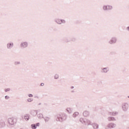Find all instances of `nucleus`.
I'll use <instances>...</instances> for the list:
<instances>
[{
    "mask_svg": "<svg viewBox=\"0 0 129 129\" xmlns=\"http://www.w3.org/2000/svg\"><path fill=\"white\" fill-rule=\"evenodd\" d=\"M55 119L56 121H59L60 122H63V121L67 119V114L65 113H60L57 114L55 116Z\"/></svg>",
    "mask_w": 129,
    "mask_h": 129,
    "instance_id": "f257e3e1",
    "label": "nucleus"
},
{
    "mask_svg": "<svg viewBox=\"0 0 129 129\" xmlns=\"http://www.w3.org/2000/svg\"><path fill=\"white\" fill-rule=\"evenodd\" d=\"M79 121L82 123L83 124H85V125H90L92 124V122L90 121V120L88 119L84 118H81L79 119Z\"/></svg>",
    "mask_w": 129,
    "mask_h": 129,
    "instance_id": "f03ea898",
    "label": "nucleus"
},
{
    "mask_svg": "<svg viewBox=\"0 0 129 129\" xmlns=\"http://www.w3.org/2000/svg\"><path fill=\"white\" fill-rule=\"evenodd\" d=\"M8 122L10 125H14L17 123V119L14 117L9 118Z\"/></svg>",
    "mask_w": 129,
    "mask_h": 129,
    "instance_id": "7ed1b4c3",
    "label": "nucleus"
},
{
    "mask_svg": "<svg viewBox=\"0 0 129 129\" xmlns=\"http://www.w3.org/2000/svg\"><path fill=\"white\" fill-rule=\"evenodd\" d=\"M102 9L104 12H107L108 11H111L113 9V7L111 5H103Z\"/></svg>",
    "mask_w": 129,
    "mask_h": 129,
    "instance_id": "20e7f679",
    "label": "nucleus"
},
{
    "mask_svg": "<svg viewBox=\"0 0 129 129\" xmlns=\"http://www.w3.org/2000/svg\"><path fill=\"white\" fill-rule=\"evenodd\" d=\"M54 22L58 25H62V24H65L66 23V21H65V20L58 18L55 19L54 20Z\"/></svg>",
    "mask_w": 129,
    "mask_h": 129,
    "instance_id": "39448f33",
    "label": "nucleus"
},
{
    "mask_svg": "<svg viewBox=\"0 0 129 129\" xmlns=\"http://www.w3.org/2000/svg\"><path fill=\"white\" fill-rule=\"evenodd\" d=\"M29 46V43L27 41H23L20 44V47L21 49H26L28 48Z\"/></svg>",
    "mask_w": 129,
    "mask_h": 129,
    "instance_id": "423d86ee",
    "label": "nucleus"
},
{
    "mask_svg": "<svg viewBox=\"0 0 129 129\" xmlns=\"http://www.w3.org/2000/svg\"><path fill=\"white\" fill-rule=\"evenodd\" d=\"M122 109L123 111H127L128 109V103H123L121 105Z\"/></svg>",
    "mask_w": 129,
    "mask_h": 129,
    "instance_id": "0eeeda50",
    "label": "nucleus"
},
{
    "mask_svg": "<svg viewBox=\"0 0 129 129\" xmlns=\"http://www.w3.org/2000/svg\"><path fill=\"white\" fill-rule=\"evenodd\" d=\"M117 41V38L115 37H111V39L108 41V43L110 44V45H113V44H115L116 42Z\"/></svg>",
    "mask_w": 129,
    "mask_h": 129,
    "instance_id": "6e6552de",
    "label": "nucleus"
},
{
    "mask_svg": "<svg viewBox=\"0 0 129 129\" xmlns=\"http://www.w3.org/2000/svg\"><path fill=\"white\" fill-rule=\"evenodd\" d=\"M6 47L8 49V50H11V49H13V48L14 47V42L10 41L7 43Z\"/></svg>",
    "mask_w": 129,
    "mask_h": 129,
    "instance_id": "1a4fd4ad",
    "label": "nucleus"
},
{
    "mask_svg": "<svg viewBox=\"0 0 129 129\" xmlns=\"http://www.w3.org/2000/svg\"><path fill=\"white\" fill-rule=\"evenodd\" d=\"M107 127L109 128H114L115 127H116V124L113 122H110L108 124Z\"/></svg>",
    "mask_w": 129,
    "mask_h": 129,
    "instance_id": "9d476101",
    "label": "nucleus"
},
{
    "mask_svg": "<svg viewBox=\"0 0 129 129\" xmlns=\"http://www.w3.org/2000/svg\"><path fill=\"white\" fill-rule=\"evenodd\" d=\"M109 71V68L108 67L106 68H101V72L102 73H107Z\"/></svg>",
    "mask_w": 129,
    "mask_h": 129,
    "instance_id": "9b49d317",
    "label": "nucleus"
},
{
    "mask_svg": "<svg viewBox=\"0 0 129 129\" xmlns=\"http://www.w3.org/2000/svg\"><path fill=\"white\" fill-rule=\"evenodd\" d=\"M6 126V122L3 119H0V128H3Z\"/></svg>",
    "mask_w": 129,
    "mask_h": 129,
    "instance_id": "f8f14e48",
    "label": "nucleus"
},
{
    "mask_svg": "<svg viewBox=\"0 0 129 129\" xmlns=\"http://www.w3.org/2000/svg\"><path fill=\"white\" fill-rule=\"evenodd\" d=\"M38 111H39V110H32L30 112V114H31V115H33V116H36V115L38 114Z\"/></svg>",
    "mask_w": 129,
    "mask_h": 129,
    "instance_id": "ddd939ff",
    "label": "nucleus"
},
{
    "mask_svg": "<svg viewBox=\"0 0 129 129\" xmlns=\"http://www.w3.org/2000/svg\"><path fill=\"white\" fill-rule=\"evenodd\" d=\"M108 121H116V119L114 117L109 116L107 118Z\"/></svg>",
    "mask_w": 129,
    "mask_h": 129,
    "instance_id": "4468645a",
    "label": "nucleus"
},
{
    "mask_svg": "<svg viewBox=\"0 0 129 129\" xmlns=\"http://www.w3.org/2000/svg\"><path fill=\"white\" fill-rule=\"evenodd\" d=\"M108 114H109V115H112L113 116H115V115H117V114H118V112H116V111L109 112Z\"/></svg>",
    "mask_w": 129,
    "mask_h": 129,
    "instance_id": "2eb2a0df",
    "label": "nucleus"
},
{
    "mask_svg": "<svg viewBox=\"0 0 129 129\" xmlns=\"http://www.w3.org/2000/svg\"><path fill=\"white\" fill-rule=\"evenodd\" d=\"M37 126H40V123H37L36 124H31V128L32 129H36L37 128Z\"/></svg>",
    "mask_w": 129,
    "mask_h": 129,
    "instance_id": "dca6fc26",
    "label": "nucleus"
},
{
    "mask_svg": "<svg viewBox=\"0 0 129 129\" xmlns=\"http://www.w3.org/2000/svg\"><path fill=\"white\" fill-rule=\"evenodd\" d=\"M83 116L85 117H87V116H89V111H84L83 113Z\"/></svg>",
    "mask_w": 129,
    "mask_h": 129,
    "instance_id": "f3484780",
    "label": "nucleus"
},
{
    "mask_svg": "<svg viewBox=\"0 0 129 129\" xmlns=\"http://www.w3.org/2000/svg\"><path fill=\"white\" fill-rule=\"evenodd\" d=\"M24 118L26 121H28L29 119H30V114H25L24 115Z\"/></svg>",
    "mask_w": 129,
    "mask_h": 129,
    "instance_id": "a211bd4d",
    "label": "nucleus"
},
{
    "mask_svg": "<svg viewBox=\"0 0 129 129\" xmlns=\"http://www.w3.org/2000/svg\"><path fill=\"white\" fill-rule=\"evenodd\" d=\"M37 117L39 119H42V118H44V116H43V114L42 113H39L37 115Z\"/></svg>",
    "mask_w": 129,
    "mask_h": 129,
    "instance_id": "6ab92c4d",
    "label": "nucleus"
},
{
    "mask_svg": "<svg viewBox=\"0 0 129 129\" xmlns=\"http://www.w3.org/2000/svg\"><path fill=\"white\" fill-rule=\"evenodd\" d=\"M98 124L97 123H93V127L94 129H98Z\"/></svg>",
    "mask_w": 129,
    "mask_h": 129,
    "instance_id": "aec40b11",
    "label": "nucleus"
},
{
    "mask_svg": "<svg viewBox=\"0 0 129 129\" xmlns=\"http://www.w3.org/2000/svg\"><path fill=\"white\" fill-rule=\"evenodd\" d=\"M67 111L68 113H71L72 112V109L71 108H67Z\"/></svg>",
    "mask_w": 129,
    "mask_h": 129,
    "instance_id": "412c9836",
    "label": "nucleus"
},
{
    "mask_svg": "<svg viewBox=\"0 0 129 129\" xmlns=\"http://www.w3.org/2000/svg\"><path fill=\"white\" fill-rule=\"evenodd\" d=\"M78 114H79V113L78 112H75V113H74L73 116V117H76V116H77Z\"/></svg>",
    "mask_w": 129,
    "mask_h": 129,
    "instance_id": "4be33fe9",
    "label": "nucleus"
},
{
    "mask_svg": "<svg viewBox=\"0 0 129 129\" xmlns=\"http://www.w3.org/2000/svg\"><path fill=\"white\" fill-rule=\"evenodd\" d=\"M64 42L66 43H69L70 42H71V40L69 39L68 38H65L64 39Z\"/></svg>",
    "mask_w": 129,
    "mask_h": 129,
    "instance_id": "5701e85b",
    "label": "nucleus"
},
{
    "mask_svg": "<svg viewBox=\"0 0 129 129\" xmlns=\"http://www.w3.org/2000/svg\"><path fill=\"white\" fill-rule=\"evenodd\" d=\"M71 41H72V42H76V38L74 37H72Z\"/></svg>",
    "mask_w": 129,
    "mask_h": 129,
    "instance_id": "b1692460",
    "label": "nucleus"
},
{
    "mask_svg": "<svg viewBox=\"0 0 129 129\" xmlns=\"http://www.w3.org/2000/svg\"><path fill=\"white\" fill-rule=\"evenodd\" d=\"M54 79H58V78H59V75L57 74H55L54 76Z\"/></svg>",
    "mask_w": 129,
    "mask_h": 129,
    "instance_id": "393cba45",
    "label": "nucleus"
},
{
    "mask_svg": "<svg viewBox=\"0 0 129 129\" xmlns=\"http://www.w3.org/2000/svg\"><path fill=\"white\" fill-rule=\"evenodd\" d=\"M49 119H50V118L48 117H45L44 118V120L45 122H48V121L49 120Z\"/></svg>",
    "mask_w": 129,
    "mask_h": 129,
    "instance_id": "a878e982",
    "label": "nucleus"
},
{
    "mask_svg": "<svg viewBox=\"0 0 129 129\" xmlns=\"http://www.w3.org/2000/svg\"><path fill=\"white\" fill-rule=\"evenodd\" d=\"M33 100V98H28L27 99L28 102H32Z\"/></svg>",
    "mask_w": 129,
    "mask_h": 129,
    "instance_id": "bb28decb",
    "label": "nucleus"
},
{
    "mask_svg": "<svg viewBox=\"0 0 129 129\" xmlns=\"http://www.w3.org/2000/svg\"><path fill=\"white\" fill-rule=\"evenodd\" d=\"M15 65H19V64H20V61H15L14 62Z\"/></svg>",
    "mask_w": 129,
    "mask_h": 129,
    "instance_id": "cd10ccee",
    "label": "nucleus"
},
{
    "mask_svg": "<svg viewBox=\"0 0 129 129\" xmlns=\"http://www.w3.org/2000/svg\"><path fill=\"white\" fill-rule=\"evenodd\" d=\"M28 97L32 98V97H33V95L32 94H28Z\"/></svg>",
    "mask_w": 129,
    "mask_h": 129,
    "instance_id": "c85d7f7f",
    "label": "nucleus"
},
{
    "mask_svg": "<svg viewBox=\"0 0 129 129\" xmlns=\"http://www.w3.org/2000/svg\"><path fill=\"white\" fill-rule=\"evenodd\" d=\"M8 91H11V89L8 88L5 90V92H8Z\"/></svg>",
    "mask_w": 129,
    "mask_h": 129,
    "instance_id": "c756f323",
    "label": "nucleus"
},
{
    "mask_svg": "<svg viewBox=\"0 0 129 129\" xmlns=\"http://www.w3.org/2000/svg\"><path fill=\"white\" fill-rule=\"evenodd\" d=\"M5 99H10V96H5Z\"/></svg>",
    "mask_w": 129,
    "mask_h": 129,
    "instance_id": "7c9ffc66",
    "label": "nucleus"
},
{
    "mask_svg": "<svg viewBox=\"0 0 129 129\" xmlns=\"http://www.w3.org/2000/svg\"><path fill=\"white\" fill-rule=\"evenodd\" d=\"M126 31H127L128 32H129V26L127 27L126 28Z\"/></svg>",
    "mask_w": 129,
    "mask_h": 129,
    "instance_id": "2f4dec72",
    "label": "nucleus"
},
{
    "mask_svg": "<svg viewBox=\"0 0 129 129\" xmlns=\"http://www.w3.org/2000/svg\"><path fill=\"white\" fill-rule=\"evenodd\" d=\"M34 98H37V99H39V96H35Z\"/></svg>",
    "mask_w": 129,
    "mask_h": 129,
    "instance_id": "473e14b6",
    "label": "nucleus"
},
{
    "mask_svg": "<svg viewBox=\"0 0 129 129\" xmlns=\"http://www.w3.org/2000/svg\"><path fill=\"white\" fill-rule=\"evenodd\" d=\"M41 86H44L45 85V84H44L43 83H42L41 84H40Z\"/></svg>",
    "mask_w": 129,
    "mask_h": 129,
    "instance_id": "72a5a7b5",
    "label": "nucleus"
},
{
    "mask_svg": "<svg viewBox=\"0 0 129 129\" xmlns=\"http://www.w3.org/2000/svg\"><path fill=\"white\" fill-rule=\"evenodd\" d=\"M74 88V86H72L71 87V89H73Z\"/></svg>",
    "mask_w": 129,
    "mask_h": 129,
    "instance_id": "f704fd0d",
    "label": "nucleus"
},
{
    "mask_svg": "<svg viewBox=\"0 0 129 129\" xmlns=\"http://www.w3.org/2000/svg\"><path fill=\"white\" fill-rule=\"evenodd\" d=\"M74 92H75V91H74V90H72V91H71V93H74Z\"/></svg>",
    "mask_w": 129,
    "mask_h": 129,
    "instance_id": "c9c22d12",
    "label": "nucleus"
},
{
    "mask_svg": "<svg viewBox=\"0 0 129 129\" xmlns=\"http://www.w3.org/2000/svg\"><path fill=\"white\" fill-rule=\"evenodd\" d=\"M41 104H42V103H38V105H41Z\"/></svg>",
    "mask_w": 129,
    "mask_h": 129,
    "instance_id": "e433bc0d",
    "label": "nucleus"
},
{
    "mask_svg": "<svg viewBox=\"0 0 129 129\" xmlns=\"http://www.w3.org/2000/svg\"><path fill=\"white\" fill-rule=\"evenodd\" d=\"M128 98H129V96H128Z\"/></svg>",
    "mask_w": 129,
    "mask_h": 129,
    "instance_id": "4c0bfd02",
    "label": "nucleus"
},
{
    "mask_svg": "<svg viewBox=\"0 0 129 129\" xmlns=\"http://www.w3.org/2000/svg\"><path fill=\"white\" fill-rule=\"evenodd\" d=\"M127 129H129V127H128Z\"/></svg>",
    "mask_w": 129,
    "mask_h": 129,
    "instance_id": "58836bf2",
    "label": "nucleus"
}]
</instances>
